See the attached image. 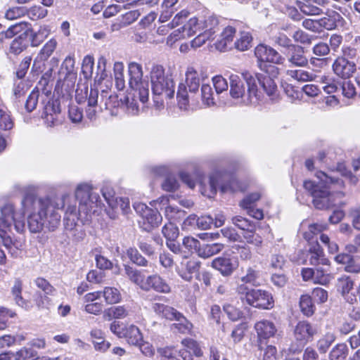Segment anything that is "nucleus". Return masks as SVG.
<instances>
[{
  "mask_svg": "<svg viewBox=\"0 0 360 360\" xmlns=\"http://www.w3.org/2000/svg\"><path fill=\"white\" fill-rule=\"evenodd\" d=\"M70 195H63L60 198H37L27 195L22 201L25 212L29 213L27 227L32 233H40L44 228L50 231H55L60 223L59 210L64 208Z\"/></svg>",
  "mask_w": 360,
  "mask_h": 360,
  "instance_id": "f257e3e1",
  "label": "nucleus"
},
{
  "mask_svg": "<svg viewBox=\"0 0 360 360\" xmlns=\"http://www.w3.org/2000/svg\"><path fill=\"white\" fill-rule=\"evenodd\" d=\"M230 95L233 98L241 99L244 103H250L255 98L259 99L256 79L254 75L245 72L240 75L231 74L229 76Z\"/></svg>",
  "mask_w": 360,
  "mask_h": 360,
  "instance_id": "f03ea898",
  "label": "nucleus"
},
{
  "mask_svg": "<svg viewBox=\"0 0 360 360\" xmlns=\"http://www.w3.org/2000/svg\"><path fill=\"white\" fill-rule=\"evenodd\" d=\"M316 176L320 180L319 184L308 180L304 182V187L313 197V204L316 209H328L335 205L333 194L328 191V185L335 182V178L323 172H317Z\"/></svg>",
  "mask_w": 360,
  "mask_h": 360,
  "instance_id": "7ed1b4c3",
  "label": "nucleus"
},
{
  "mask_svg": "<svg viewBox=\"0 0 360 360\" xmlns=\"http://www.w3.org/2000/svg\"><path fill=\"white\" fill-rule=\"evenodd\" d=\"M199 73L193 67H188L186 72L185 83H180L178 87L176 97L179 107L186 109L190 102L195 103L198 101L196 94L200 85Z\"/></svg>",
  "mask_w": 360,
  "mask_h": 360,
  "instance_id": "20e7f679",
  "label": "nucleus"
},
{
  "mask_svg": "<svg viewBox=\"0 0 360 360\" xmlns=\"http://www.w3.org/2000/svg\"><path fill=\"white\" fill-rule=\"evenodd\" d=\"M152 91L155 96H162L165 98H173L174 95V85L173 79L166 76L165 70L161 65H155L150 72Z\"/></svg>",
  "mask_w": 360,
  "mask_h": 360,
  "instance_id": "39448f33",
  "label": "nucleus"
},
{
  "mask_svg": "<svg viewBox=\"0 0 360 360\" xmlns=\"http://www.w3.org/2000/svg\"><path fill=\"white\" fill-rule=\"evenodd\" d=\"M75 194L79 202V210H82L85 214L96 212L94 207H100L102 205L99 195L92 191V188L89 184H78Z\"/></svg>",
  "mask_w": 360,
  "mask_h": 360,
  "instance_id": "423d86ee",
  "label": "nucleus"
},
{
  "mask_svg": "<svg viewBox=\"0 0 360 360\" xmlns=\"http://www.w3.org/2000/svg\"><path fill=\"white\" fill-rule=\"evenodd\" d=\"M129 84L139 96V100L145 103L148 100L149 84L148 81L143 79L142 67L136 63L129 65Z\"/></svg>",
  "mask_w": 360,
  "mask_h": 360,
  "instance_id": "0eeeda50",
  "label": "nucleus"
},
{
  "mask_svg": "<svg viewBox=\"0 0 360 360\" xmlns=\"http://www.w3.org/2000/svg\"><path fill=\"white\" fill-rule=\"evenodd\" d=\"M247 287L240 285L238 288L240 294L245 295V300L248 304L259 309H269L273 308L274 301L272 295L263 290H251L247 291Z\"/></svg>",
  "mask_w": 360,
  "mask_h": 360,
  "instance_id": "6e6552de",
  "label": "nucleus"
},
{
  "mask_svg": "<svg viewBox=\"0 0 360 360\" xmlns=\"http://www.w3.org/2000/svg\"><path fill=\"white\" fill-rule=\"evenodd\" d=\"M0 229L8 228L11 229L13 226L18 233H23L25 229L24 217L21 214L15 213L14 207L12 204H5L0 209Z\"/></svg>",
  "mask_w": 360,
  "mask_h": 360,
  "instance_id": "1a4fd4ad",
  "label": "nucleus"
},
{
  "mask_svg": "<svg viewBox=\"0 0 360 360\" xmlns=\"http://www.w3.org/2000/svg\"><path fill=\"white\" fill-rule=\"evenodd\" d=\"M219 30V19L214 15L204 14L202 34L196 36L191 41V46L198 48L203 45L207 41L212 40L215 34Z\"/></svg>",
  "mask_w": 360,
  "mask_h": 360,
  "instance_id": "9d476101",
  "label": "nucleus"
},
{
  "mask_svg": "<svg viewBox=\"0 0 360 360\" xmlns=\"http://www.w3.org/2000/svg\"><path fill=\"white\" fill-rule=\"evenodd\" d=\"M257 58L262 63L269 62L274 64H283L285 58L275 49L263 44L258 45L255 50Z\"/></svg>",
  "mask_w": 360,
  "mask_h": 360,
  "instance_id": "9b49d317",
  "label": "nucleus"
},
{
  "mask_svg": "<svg viewBox=\"0 0 360 360\" xmlns=\"http://www.w3.org/2000/svg\"><path fill=\"white\" fill-rule=\"evenodd\" d=\"M142 290L145 291H149L153 290L160 293H169L171 292V287L158 274H153L146 278V282L144 285H142Z\"/></svg>",
  "mask_w": 360,
  "mask_h": 360,
  "instance_id": "f8f14e48",
  "label": "nucleus"
},
{
  "mask_svg": "<svg viewBox=\"0 0 360 360\" xmlns=\"http://www.w3.org/2000/svg\"><path fill=\"white\" fill-rule=\"evenodd\" d=\"M318 333L316 326L307 321H300L295 328L294 335L297 340L307 342Z\"/></svg>",
  "mask_w": 360,
  "mask_h": 360,
  "instance_id": "ddd939ff",
  "label": "nucleus"
},
{
  "mask_svg": "<svg viewBox=\"0 0 360 360\" xmlns=\"http://www.w3.org/2000/svg\"><path fill=\"white\" fill-rule=\"evenodd\" d=\"M324 14L323 17L319 19L320 31L323 29L332 30L342 25L344 19L338 12L328 9Z\"/></svg>",
  "mask_w": 360,
  "mask_h": 360,
  "instance_id": "4468645a",
  "label": "nucleus"
},
{
  "mask_svg": "<svg viewBox=\"0 0 360 360\" xmlns=\"http://www.w3.org/2000/svg\"><path fill=\"white\" fill-rule=\"evenodd\" d=\"M236 32V30L234 27L231 25L225 27L215 42L216 49L220 51H225L231 48Z\"/></svg>",
  "mask_w": 360,
  "mask_h": 360,
  "instance_id": "2eb2a0df",
  "label": "nucleus"
},
{
  "mask_svg": "<svg viewBox=\"0 0 360 360\" xmlns=\"http://www.w3.org/2000/svg\"><path fill=\"white\" fill-rule=\"evenodd\" d=\"M287 60L290 66L306 67L308 65V60L304 56V51L302 46L295 45L285 53Z\"/></svg>",
  "mask_w": 360,
  "mask_h": 360,
  "instance_id": "dca6fc26",
  "label": "nucleus"
},
{
  "mask_svg": "<svg viewBox=\"0 0 360 360\" xmlns=\"http://www.w3.org/2000/svg\"><path fill=\"white\" fill-rule=\"evenodd\" d=\"M203 13H198V15L191 18L182 27V29L184 30V35H187L188 37L193 35H201L203 30Z\"/></svg>",
  "mask_w": 360,
  "mask_h": 360,
  "instance_id": "f3484780",
  "label": "nucleus"
},
{
  "mask_svg": "<svg viewBox=\"0 0 360 360\" xmlns=\"http://www.w3.org/2000/svg\"><path fill=\"white\" fill-rule=\"evenodd\" d=\"M220 176L218 174H213L207 179L205 177L200 180V189L201 193L207 198L214 197L219 186V180Z\"/></svg>",
  "mask_w": 360,
  "mask_h": 360,
  "instance_id": "a211bd4d",
  "label": "nucleus"
},
{
  "mask_svg": "<svg viewBox=\"0 0 360 360\" xmlns=\"http://www.w3.org/2000/svg\"><path fill=\"white\" fill-rule=\"evenodd\" d=\"M333 70L339 77L349 78L355 72L356 65L345 58H338L333 63Z\"/></svg>",
  "mask_w": 360,
  "mask_h": 360,
  "instance_id": "6ab92c4d",
  "label": "nucleus"
},
{
  "mask_svg": "<svg viewBox=\"0 0 360 360\" xmlns=\"http://www.w3.org/2000/svg\"><path fill=\"white\" fill-rule=\"evenodd\" d=\"M307 259L309 264L314 266L330 264L329 260L325 257L323 250L317 241L311 244L308 251Z\"/></svg>",
  "mask_w": 360,
  "mask_h": 360,
  "instance_id": "aec40b11",
  "label": "nucleus"
},
{
  "mask_svg": "<svg viewBox=\"0 0 360 360\" xmlns=\"http://www.w3.org/2000/svg\"><path fill=\"white\" fill-rule=\"evenodd\" d=\"M27 34L29 43L35 47L41 44L50 34V29L46 25L40 26L38 30H34L30 25Z\"/></svg>",
  "mask_w": 360,
  "mask_h": 360,
  "instance_id": "412c9836",
  "label": "nucleus"
},
{
  "mask_svg": "<svg viewBox=\"0 0 360 360\" xmlns=\"http://www.w3.org/2000/svg\"><path fill=\"white\" fill-rule=\"evenodd\" d=\"M212 266L224 276L232 274L236 267L231 259L224 257L215 258L212 262Z\"/></svg>",
  "mask_w": 360,
  "mask_h": 360,
  "instance_id": "4be33fe9",
  "label": "nucleus"
},
{
  "mask_svg": "<svg viewBox=\"0 0 360 360\" xmlns=\"http://www.w3.org/2000/svg\"><path fill=\"white\" fill-rule=\"evenodd\" d=\"M200 264V262L195 259L182 262L178 274L184 280L190 281L193 278V274L199 270Z\"/></svg>",
  "mask_w": 360,
  "mask_h": 360,
  "instance_id": "5701e85b",
  "label": "nucleus"
},
{
  "mask_svg": "<svg viewBox=\"0 0 360 360\" xmlns=\"http://www.w3.org/2000/svg\"><path fill=\"white\" fill-rule=\"evenodd\" d=\"M321 0H299L297 6L301 12L307 15H319L323 14V10L319 6Z\"/></svg>",
  "mask_w": 360,
  "mask_h": 360,
  "instance_id": "b1692460",
  "label": "nucleus"
},
{
  "mask_svg": "<svg viewBox=\"0 0 360 360\" xmlns=\"http://www.w3.org/2000/svg\"><path fill=\"white\" fill-rule=\"evenodd\" d=\"M152 309L157 315L170 321H176L181 314L174 307L162 303L153 304Z\"/></svg>",
  "mask_w": 360,
  "mask_h": 360,
  "instance_id": "393cba45",
  "label": "nucleus"
},
{
  "mask_svg": "<svg viewBox=\"0 0 360 360\" xmlns=\"http://www.w3.org/2000/svg\"><path fill=\"white\" fill-rule=\"evenodd\" d=\"M255 328L258 336L264 339L273 337L277 331L274 323L265 319L257 322L255 325Z\"/></svg>",
  "mask_w": 360,
  "mask_h": 360,
  "instance_id": "a878e982",
  "label": "nucleus"
},
{
  "mask_svg": "<svg viewBox=\"0 0 360 360\" xmlns=\"http://www.w3.org/2000/svg\"><path fill=\"white\" fill-rule=\"evenodd\" d=\"M327 229V225L325 224H307L303 222L301 224V229L304 238L308 242L312 240L314 237L318 233Z\"/></svg>",
  "mask_w": 360,
  "mask_h": 360,
  "instance_id": "bb28decb",
  "label": "nucleus"
},
{
  "mask_svg": "<svg viewBox=\"0 0 360 360\" xmlns=\"http://www.w3.org/2000/svg\"><path fill=\"white\" fill-rule=\"evenodd\" d=\"M123 333L124 334L123 338L132 345H139L143 340V335L139 328L134 324H127Z\"/></svg>",
  "mask_w": 360,
  "mask_h": 360,
  "instance_id": "cd10ccee",
  "label": "nucleus"
},
{
  "mask_svg": "<svg viewBox=\"0 0 360 360\" xmlns=\"http://www.w3.org/2000/svg\"><path fill=\"white\" fill-rule=\"evenodd\" d=\"M254 77L256 79L257 84H259L268 96H272L275 94L277 86L271 76L257 74Z\"/></svg>",
  "mask_w": 360,
  "mask_h": 360,
  "instance_id": "c85d7f7f",
  "label": "nucleus"
},
{
  "mask_svg": "<svg viewBox=\"0 0 360 360\" xmlns=\"http://www.w3.org/2000/svg\"><path fill=\"white\" fill-rule=\"evenodd\" d=\"M131 314V309L129 306L127 305H119L112 307L108 309L104 312V317L107 319L110 320L113 319H124L129 316Z\"/></svg>",
  "mask_w": 360,
  "mask_h": 360,
  "instance_id": "c756f323",
  "label": "nucleus"
},
{
  "mask_svg": "<svg viewBox=\"0 0 360 360\" xmlns=\"http://www.w3.org/2000/svg\"><path fill=\"white\" fill-rule=\"evenodd\" d=\"M22 282L20 279L17 278L15 280L13 286L12 287L11 289V293L13 297V300L18 306L25 309H29V302L22 298Z\"/></svg>",
  "mask_w": 360,
  "mask_h": 360,
  "instance_id": "7c9ffc66",
  "label": "nucleus"
},
{
  "mask_svg": "<svg viewBox=\"0 0 360 360\" xmlns=\"http://www.w3.org/2000/svg\"><path fill=\"white\" fill-rule=\"evenodd\" d=\"M176 321L177 323L171 326L172 330L185 335L192 333L193 326L182 314Z\"/></svg>",
  "mask_w": 360,
  "mask_h": 360,
  "instance_id": "2f4dec72",
  "label": "nucleus"
},
{
  "mask_svg": "<svg viewBox=\"0 0 360 360\" xmlns=\"http://www.w3.org/2000/svg\"><path fill=\"white\" fill-rule=\"evenodd\" d=\"M30 24L27 22H20L9 27L6 30V35L8 37H13L15 35H18L17 37H23L27 39V30H29Z\"/></svg>",
  "mask_w": 360,
  "mask_h": 360,
  "instance_id": "473e14b6",
  "label": "nucleus"
},
{
  "mask_svg": "<svg viewBox=\"0 0 360 360\" xmlns=\"http://www.w3.org/2000/svg\"><path fill=\"white\" fill-rule=\"evenodd\" d=\"M101 295L108 304H117L122 300L120 291L115 287H105L101 291Z\"/></svg>",
  "mask_w": 360,
  "mask_h": 360,
  "instance_id": "72a5a7b5",
  "label": "nucleus"
},
{
  "mask_svg": "<svg viewBox=\"0 0 360 360\" xmlns=\"http://www.w3.org/2000/svg\"><path fill=\"white\" fill-rule=\"evenodd\" d=\"M333 332L328 331L321 335L316 342V347L319 352L325 354L335 340Z\"/></svg>",
  "mask_w": 360,
  "mask_h": 360,
  "instance_id": "f704fd0d",
  "label": "nucleus"
},
{
  "mask_svg": "<svg viewBox=\"0 0 360 360\" xmlns=\"http://www.w3.org/2000/svg\"><path fill=\"white\" fill-rule=\"evenodd\" d=\"M58 105L49 103L44 108V119L50 125H55L58 121V115L60 113Z\"/></svg>",
  "mask_w": 360,
  "mask_h": 360,
  "instance_id": "c9c22d12",
  "label": "nucleus"
},
{
  "mask_svg": "<svg viewBox=\"0 0 360 360\" xmlns=\"http://www.w3.org/2000/svg\"><path fill=\"white\" fill-rule=\"evenodd\" d=\"M224 248L222 243L205 244L201 245L199 249V257L202 258H208L220 252Z\"/></svg>",
  "mask_w": 360,
  "mask_h": 360,
  "instance_id": "e433bc0d",
  "label": "nucleus"
},
{
  "mask_svg": "<svg viewBox=\"0 0 360 360\" xmlns=\"http://www.w3.org/2000/svg\"><path fill=\"white\" fill-rule=\"evenodd\" d=\"M336 288L342 295H347L354 288V281L351 277L343 275L337 279Z\"/></svg>",
  "mask_w": 360,
  "mask_h": 360,
  "instance_id": "4c0bfd02",
  "label": "nucleus"
},
{
  "mask_svg": "<svg viewBox=\"0 0 360 360\" xmlns=\"http://www.w3.org/2000/svg\"><path fill=\"white\" fill-rule=\"evenodd\" d=\"M58 46V41L56 39H49L41 48L38 53V58L41 60H46L53 54Z\"/></svg>",
  "mask_w": 360,
  "mask_h": 360,
  "instance_id": "58836bf2",
  "label": "nucleus"
},
{
  "mask_svg": "<svg viewBox=\"0 0 360 360\" xmlns=\"http://www.w3.org/2000/svg\"><path fill=\"white\" fill-rule=\"evenodd\" d=\"M124 270L129 279L142 289V285L145 284L146 278L141 272L129 266H125Z\"/></svg>",
  "mask_w": 360,
  "mask_h": 360,
  "instance_id": "ea45409f",
  "label": "nucleus"
},
{
  "mask_svg": "<svg viewBox=\"0 0 360 360\" xmlns=\"http://www.w3.org/2000/svg\"><path fill=\"white\" fill-rule=\"evenodd\" d=\"M113 71L116 87L118 90H122L125 86L124 64L121 62H115Z\"/></svg>",
  "mask_w": 360,
  "mask_h": 360,
  "instance_id": "a19ab883",
  "label": "nucleus"
},
{
  "mask_svg": "<svg viewBox=\"0 0 360 360\" xmlns=\"http://www.w3.org/2000/svg\"><path fill=\"white\" fill-rule=\"evenodd\" d=\"M286 75L292 79L302 82L311 81L314 79L312 73L302 69L288 70Z\"/></svg>",
  "mask_w": 360,
  "mask_h": 360,
  "instance_id": "79ce46f5",
  "label": "nucleus"
},
{
  "mask_svg": "<svg viewBox=\"0 0 360 360\" xmlns=\"http://www.w3.org/2000/svg\"><path fill=\"white\" fill-rule=\"evenodd\" d=\"M28 39L15 37L10 44L9 51L14 55H19L28 47Z\"/></svg>",
  "mask_w": 360,
  "mask_h": 360,
  "instance_id": "37998d69",
  "label": "nucleus"
},
{
  "mask_svg": "<svg viewBox=\"0 0 360 360\" xmlns=\"http://www.w3.org/2000/svg\"><path fill=\"white\" fill-rule=\"evenodd\" d=\"M300 307L302 312L307 316H311L314 313L315 307L312 302L311 297L308 295L301 296Z\"/></svg>",
  "mask_w": 360,
  "mask_h": 360,
  "instance_id": "c03bdc74",
  "label": "nucleus"
},
{
  "mask_svg": "<svg viewBox=\"0 0 360 360\" xmlns=\"http://www.w3.org/2000/svg\"><path fill=\"white\" fill-rule=\"evenodd\" d=\"M252 37L248 32H241L240 37L237 39L234 43V46L236 49L243 51L248 50L251 46Z\"/></svg>",
  "mask_w": 360,
  "mask_h": 360,
  "instance_id": "a18cd8bd",
  "label": "nucleus"
},
{
  "mask_svg": "<svg viewBox=\"0 0 360 360\" xmlns=\"http://www.w3.org/2000/svg\"><path fill=\"white\" fill-rule=\"evenodd\" d=\"M48 14V11L41 6L34 5L27 8L26 14L32 20H38L45 18Z\"/></svg>",
  "mask_w": 360,
  "mask_h": 360,
  "instance_id": "49530a36",
  "label": "nucleus"
},
{
  "mask_svg": "<svg viewBox=\"0 0 360 360\" xmlns=\"http://www.w3.org/2000/svg\"><path fill=\"white\" fill-rule=\"evenodd\" d=\"M143 219L151 226H158L162 220V217L158 211V208L153 210L149 208L142 217Z\"/></svg>",
  "mask_w": 360,
  "mask_h": 360,
  "instance_id": "de8ad7c7",
  "label": "nucleus"
},
{
  "mask_svg": "<svg viewBox=\"0 0 360 360\" xmlns=\"http://www.w3.org/2000/svg\"><path fill=\"white\" fill-rule=\"evenodd\" d=\"M39 96L38 87L33 89L24 103V109L27 112H32L37 107Z\"/></svg>",
  "mask_w": 360,
  "mask_h": 360,
  "instance_id": "09e8293b",
  "label": "nucleus"
},
{
  "mask_svg": "<svg viewBox=\"0 0 360 360\" xmlns=\"http://www.w3.org/2000/svg\"><path fill=\"white\" fill-rule=\"evenodd\" d=\"M348 354V349L345 344H338L330 352V360H344Z\"/></svg>",
  "mask_w": 360,
  "mask_h": 360,
  "instance_id": "8fccbe9b",
  "label": "nucleus"
},
{
  "mask_svg": "<svg viewBox=\"0 0 360 360\" xmlns=\"http://www.w3.org/2000/svg\"><path fill=\"white\" fill-rule=\"evenodd\" d=\"M201 99L202 103L207 106L214 105L215 104L214 93L210 84L202 85Z\"/></svg>",
  "mask_w": 360,
  "mask_h": 360,
  "instance_id": "3c124183",
  "label": "nucleus"
},
{
  "mask_svg": "<svg viewBox=\"0 0 360 360\" xmlns=\"http://www.w3.org/2000/svg\"><path fill=\"white\" fill-rule=\"evenodd\" d=\"M162 233L167 240H176L179 233L177 226L171 221L162 227Z\"/></svg>",
  "mask_w": 360,
  "mask_h": 360,
  "instance_id": "603ef678",
  "label": "nucleus"
},
{
  "mask_svg": "<svg viewBox=\"0 0 360 360\" xmlns=\"http://www.w3.org/2000/svg\"><path fill=\"white\" fill-rule=\"evenodd\" d=\"M127 255L130 260L136 265L141 266H146L148 265L147 259L136 248H129L127 250Z\"/></svg>",
  "mask_w": 360,
  "mask_h": 360,
  "instance_id": "864d4df0",
  "label": "nucleus"
},
{
  "mask_svg": "<svg viewBox=\"0 0 360 360\" xmlns=\"http://www.w3.org/2000/svg\"><path fill=\"white\" fill-rule=\"evenodd\" d=\"M183 345L186 348V351L191 354L193 353L195 356L200 357L203 352L199 344L193 339H184L182 340Z\"/></svg>",
  "mask_w": 360,
  "mask_h": 360,
  "instance_id": "5fc2aeb1",
  "label": "nucleus"
},
{
  "mask_svg": "<svg viewBox=\"0 0 360 360\" xmlns=\"http://www.w3.org/2000/svg\"><path fill=\"white\" fill-rule=\"evenodd\" d=\"M94 60L91 56H86L82 61V72L86 79L91 78L93 75Z\"/></svg>",
  "mask_w": 360,
  "mask_h": 360,
  "instance_id": "6e6d98bb",
  "label": "nucleus"
},
{
  "mask_svg": "<svg viewBox=\"0 0 360 360\" xmlns=\"http://www.w3.org/2000/svg\"><path fill=\"white\" fill-rule=\"evenodd\" d=\"M84 212L79 210V207L77 208L76 204L68 205L65 210V219L70 221V226L75 225V221L77 219L78 214Z\"/></svg>",
  "mask_w": 360,
  "mask_h": 360,
  "instance_id": "4d7b16f0",
  "label": "nucleus"
},
{
  "mask_svg": "<svg viewBox=\"0 0 360 360\" xmlns=\"http://www.w3.org/2000/svg\"><path fill=\"white\" fill-rule=\"evenodd\" d=\"M330 281V276L327 271L321 267L314 269L313 282L321 285H326Z\"/></svg>",
  "mask_w": 360,
  "mask_h": 360,
  "instance_id": "13d9d810",
  "label": "nucleus"
},
{
  "mask_svg": "<svg viewBox=\"0 0 360 360\" xmlns=\"http://www.w3.org/2000/svg\"><path fill=\"white\" fill-rule=\"evenodd\" d=\"M27 7L14 6L8 9L5 13V17L8 20H15L25 15Z\"/></svg>",
  "mask_w": 360,
  "mask_h": 360,
  "instance_id": "bf43d9fd",
  "label": "nucleus"
},
{
  "mask_svg": "<svg viewBox=\"0 0 360 360\" xmlns=\"http://www.w3.org/2000/svg\"><path fill=\"white\" fill-rule=\"evenodd\" d=\"M223 309L229 319L233 321H236L243 316V312L230 304H225L223 306Z\"/></svg>",
  "mask_w": 360,
  "mask_h": 360,
  "instance_id": "052dcab7",
  "label": "nucleus"
},
{
  "mask_svg": "<svg viewBox=\"0 0 360 360\" xmlns=\"http://www.w3.org/2000/svg\"><path fill=\"white\" fill-rule=\"evenodd\" d=\"M34 283L37 287L41 289L44 294L52 295L56 291V289L44 278H37L34 280Z\"/></svg>",
  "mask_w": 360,
  "mask_h": 360,
  "instance_id": "680f3d73",
  "label": "nucleus"
},
{
  "mask_svg": "<svg viewBox=\"0 0 360 360\" xmlns=\"http://www.w3.org/2000/svg\"><path fill=\"white\" fill-rule=\"evenodd\" d=\"M231 222L240 229L243 231H248L250 229L253 228L252 222L241 216H235L231 218Z\"/></svg>",
  "mask_w": 360,
  "mask_h": 360,
  "instance_id": "e2e57ef3",
  "label": "nucleus"
},
{
  "mask_svg": "<svg viewBox=\"0 0 360 360\" xmlns=\"http://www.w3.org/2000/svg\"><path fill=\"white\" fill-rule=\"evenodd\" d=\"M182 243L189 251H195L199 255V249L201 248L199 240L193 237L186 236L184 238Z\"/></svg>",
  "mask_w": 360,
  "mask_h": 360,
  "instance_id": "0e129e2a",
  "label": "nucleus"
},
{
  "mask_svg": "<svg viewBox=\"0 0 360 360\" xmlns=\"http://www.w3.org/2000/svg\"><path fill=\"white\" fill-rule=\"evenodd\" d=\"M75 59L71 56H67L63 62L59 74H64L65 77L70 75L75 68Z\"/></svg>",
  "mask_w": 360,
  "mask_h": 360,
  "instance_id": "69168bd1",
  "label": "nucleus"
},
{
  "mask_svg": "<svg viewBox=\"0 0 360 360\" xmlns=\"http://www.w3.org/2000/svg\"><path fill=\"white\" fill-rule=\"evenodd\" d=\"M213 85L214 86L216 93L219 94L228 89L227 81L220 75L215 76L212 78Z\"/></svg>",
  "mask_w": 360,
  "mask_h": 360,
  "instance_id": "338daca9",
  "label": "nucleus"
},
{
  "mask_svg": "<svg viewBox=\"0 0 360 360\" xmlns=\"http://www.w3.org/2000/svg\"><path fill=\"white\" fill-rule=\"evenodd\" d=\"M259 278V271L252 267L247 269L246 274L241 277L240 280L244 283H251L255 285Z\"/></svg>",
  "mask_w": 360,
  "mask_h": 360,
  "instance_id": "774afa93",
  "label": "nucleus"
}]
</instances>
